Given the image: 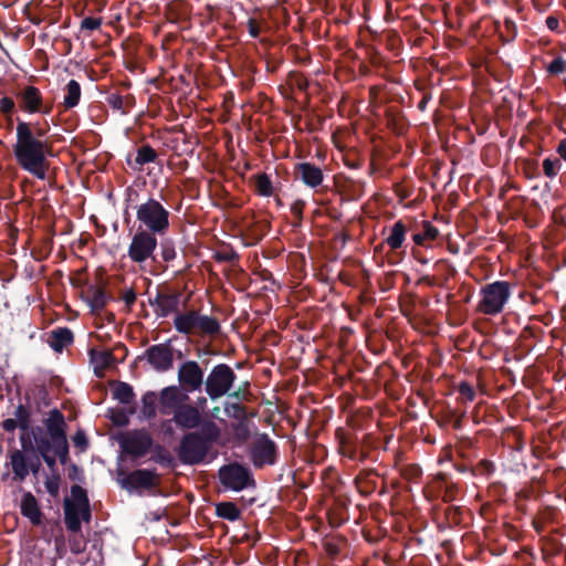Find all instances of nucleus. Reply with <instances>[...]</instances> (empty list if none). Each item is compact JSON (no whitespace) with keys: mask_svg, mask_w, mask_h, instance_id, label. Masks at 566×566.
Listing matches in <instances>:
<instances>
[{"mask_svg":"<svg viewBox=\"0 0 566 566\" xmlns=\"http://www.w3.org/2000/svg\"><path fill=\"white\" fill-rule=\"evenodd\" d=\"M25 403H19L13 418L20 423L21 450H14L10 460H70L64 415L56 408L43 420V427L31 426L30 396L25 394Z\"/></svg>","mask_w":566,"mask_h":566,"instance_id":"obj_1","label":"nucleus"},{"mask_svg":"<svg viewBox=\"0 0 566 566\" xmlns=\"http://www.w3.org/2000/svg\"><path fill=\"white\" fill-rule=\"evenodd\" d=\"M49 126L17 118L15 144L13 155L19 167L33 177L44 180L50 168L49 157L53 147L46 140Z\"/></svg>","mask_w":566,"mask_h":566,"instance_id":"obj_2","label":"nucleus"},{"mask_svg":"<svg viewBox=\"0 0 566 566\" xmlns=\"http://www.w3.org/2000/svg\"><path fill=\"white\" fill-rule=\"evenodd\" d=\"M220 436L221 430L214 421H206L200 428L187 432L179 443V460H205Z\"/></svg>","mask_w":566,"mask_h":566,"instance_id":"obj_3","label":"nucleus"},{"mask_svg":"<svg viewBox=\"0 0 566 566\" xmlns=\"http://www.w3.org/2000/svg\"><path fill=\"white\" fill-rule=\"evenodd\" d=\"M219 492H242L254 490L256 482L251 468L243 462H224L214 475Z\"/></svg>","mask_w":566,"mask_h":566,"instance_id":"obj_4","label":"nucleus"},{"mask_svg":"<svg viewBox=\"0 0 566 566\" xmlns=\"http://www.w3.org/2000/svg\"><path fill=\"white\" fill-rule=\"evenodd\" d=\"M64 524L70 533L81 532L82 523L92 521V510L86 490L78 484L71 486L70 496L63 500Z\"/></svg>","mask_w":566,"mask_h":566,"instance_id":"obj_5","label":"nucleus"},{"mask_svg":"<svg viewBox=\"0 0 566 566\" xmlns=\"http://www.w3.org/2000/svg\"><path fill=\"white\" fill-rule=\"evenodd\" d=\"M115 479L122 489L128 492H136L139 495H157L161 481L160 474L149 469L125 470L122 462H117Z\"/></svg>","mask_w":566,"mask_h":566,"instance_id":"obj_6","label":"nucleus"},{"mask_svg":"<svg viewBox=\"0 0 566 566\" xmlns=\"http://www.w3.org/2000/svg\"><path fill=\"white\" fill-rule=\"evenodd\" d=\"M169 217L170 212L153 197L136 207L138 229L153 232L156 235H164L168 231Z\"/></svg>","mask_w":566,"mask_h":566,"instance_id":"obj_7","label":"nucleus"},{"mask_svg":"<svg viewBox=\"0 0 566 566\" xmlns=\"http://www.w3.org/2000/svg\"><path fill=\"white\" fill-rule=\"evenodd\" d=\"M174 327L184 335L200 333L214 336L221 331L220 323L216 317L202 315L196 310L177 313L174 318Z\"/></svg>","mask_w":566,"mask_h":566,"instance_id":"obj_8","label":"nucleus"},{"mask_svg":"<svg viewBox=\"0 0 566 566\" xmlns=\"http://www.w3.org/2000/svg\"><path fill=\"white\" fill-rule=\"evenodd\" d=\"M481 300L478 311L484 315L495 316L500 314L511 297V283L507 281H495L482 286Z\"/></svg>","mask_w":566,"mask_h":566,"instance_id":"obj_9","label":"nucleus"},{"mask_svg":"<svg viewBox=\"0 0 566 566\" xmlns=\"http://www.w3.org/2000/svg\"><path fill=\"white\" fill-rule=\"evenodd\" d=\"M235 380L237 374L228 364H217L205 379V391L211 400H217L229 394Z\"/></svg>","mask_w":566,"mask_h":566,"instance_id":"obj_10","label":"nucleus"},{"mask_svg":"<svg viewBox=\"0 0 566 566\" xmlns=\"http://www.w3.org/2000/svg\"><path fill=\"white\" fill-rule=\"evenodd\" d=\"M118 443L123 453L136 458L145 457L154 448L160 449V446L155 444L149 431L144 428L122 433L118 437Z\"/></svg>","mask_w":566,"mask_h":566,"instance_id":"obj_11","label":"nucleus"},{"mask_svg":"<svg viewBox=\"0 0 566 566\" xmlns=\"http://www.w3.org/2000/svg\"><path fill=\"white\" fill-rule=\"evenodd\" d=\"M157 245L158 241L156 234L146 230L137 229L132 238L127 255L134 263L138 264L148 259L156 261L154 252Z\"/></svg>","mask_w":566,"mask_h":566,"instance_id":"obj_12","label":"nucleus"},{"mask_svg":"<svg viewBox=\"0 0 566 566\" xmlns=\"http://www.w3.org/2000/svg\"><path fill=\"white\" fill-rule=\"evenodd\" d=\"M181 293L168 285L158 286L154 297L148 298L157 317H167L172 313H179Z\"/></svg>","mask_w":566,"mask_h":566,"instance_id":"obj_13","label":"nucleus"},{"mask_svg":"<svg viewBox=\"0 0 566 566\" xmlns=\"http://www.w3.org/2000/svg\"><path fill=\"white\" fill-rule=\"evenodd\" d=\"M15 98L20 111L24 113L49 115L52 112V105H44L41 91L33 85L18 91Z\"/></svg>","mask_w":566,"mask_h":566,"instance_id":"obj_14","label":"nucleus"},{"mask_svg":"<svg viewBox=\"0 0 566 566\" xmlns=\"http://www.w3.org/2000/svg\"><path fill=\"white\" fill-rule=\"evenodd\" d=\"M96 276L99 285H87L86 291L81 294L82 300L87 303L93 314H99L112 300L106 292L107 282L104 280L103 271H97Z\"/></svg>","mask_w":566,"mask_h":566,"instance_id":"obj_15","label":"nucleus"},{"mask_svg":"<svg viewBox=\"0 0 566 566\" xmlns=\"http://www.w3.org/2000/svg\"><path fill=\"white\" fill-rule=\"evenodd\" d=\"M178 381L187 392L200 390L205 385L203 370L197 361L187 360L179 366Z\"/></svg>","mask_w":566,"mask_h":566,"instance_id":"obj_16","label":"nucleus"},{"mask_svg":"<svg viewBox=\"0 0 566 566\" xmlns=\"http://www.w3.org/2000/svg\"><path fill=\"white\" fill-rule=\"evenodd\" d=\"M172 415L174 423L182 430H195L203 426L206 421H212L202 416L200 410L191 403L181 405Z\"/></svg>","mask_w":566,"mask_h":566,"instance_id":"obj_17","label":"nucleus"},{"mask_svg":"<svg viewBox=\"0 0 566 566\" xmlns=\"http://www.w3.org/2000/svg\"><path fill=\"white\" fill-rule=\"evenodd\" d=\"M145 356L151 367L159 373L167 371L172 368V347L167 343L151 345L146 349Z\"/></svg>","mask_w":566,"mask_h":566,"instance_id":"obj_18","label":"nucleus"},{"mask_svg":"<svg viewBox=\"0 0 566 566\" xmlns=\"http://www.w3.org/2000/svg\"><path fill=\"white\" fill-rule=\"evenodd\" d=\"M293 176L295 180L301 181L310 189H317L323 185L324 172L323 170L313 163L302 161L297 163L293 169Z\"/></svg>","mask_w":566,"mask_h":566,"instance_id":"obj_19","label":"nucleus"},{"mask_svg":"<svg viewBox=\"0 0 566 566\" xmlns=\"http://www.w3.org/2000/svg\"><path fill=\"white\" fill-rule=\"evenodd\" d=\"M251 460H275L276 444L266 433H258L250 446Z\"/></svg>","mask_w":566,"mask_h":566,"instance_id":"obj_20","label":"nucleus"},{"mask_svg":"<svg viewBox=\"0 0 566 566\" xmlns=\"http://www.w3.org/2000/svg\"><path fill=\"white\" fill-rule=\"evenodd\" d=\"M188 399L187 395L181 396L179 389L176 386H169L161 390L159 403H160V412L164 415H169L177 410L181 405H184V400Z\"/></svg>","mask_w":566,"mask_h":566,"instance_id":"obj_21","label":"nucleus"},{"mask_svg":"<svg viewBox=\"0 0 566 566\" xmlns=\"http://www.w3.org/2000/svg\"><path fill=\"white\" fill-rule=\"evenodd\" d=\"M20 511L24 517L29 518L32 525L38 526L42 523L43 514L38 500L31 492H25L22 495Z\"/></svg>","mask_w":566,"mask_h":566,"instance_id":"obj_22","label":"nucleus"},{"mask_svg":"<svg viewBox=\"0 0 566 566\" xmlns=\"http://www.w3.org/2000/svg\"><path fill=\"white\" fill-rule=\"evenodd\" d=\"M157 158V151L150 145L145 144L137 148L134 159L132 155H128L126 163L133 170L140 171L144 165L155 163Z\"/></svg>","mask_w":566,"mask_h":566,"instance_id":"obj_23","label":"nucleus"},{"mask_svg":"<svg viewBox=\"0 0 566 566\" xmlns=\"http://www.w3.org/2000/svg\"><path fill=\"white\" fill-rule=\"evenodd\" d=\"M74 335L69 327H56L50 332L48 340L50 347L56 352L62 353L64 348L73 344Z\"/></svg>","mask_w":566,"mask_h":566,"instance_id":"obj_24","label":"nucleus"},{"mask_svg":"<svg viewBox=\"0 0 566 566\" xmlns=\"http://www.w3.org/2000/svg\"><path fill=\"white\" fill-rule=\"evenodd\" d=\"M90 360L94 365V373L97 377L103 376V371L115 363V357L111 350H99L91 348L88 350Z\"/></svg>","mask_w":566,"mask_h":566,"instance_id":"obj_25","label":"nucleus"},{"mask_svg":"<svg viewBox=\"0 0 566 566\" xmlns=\"http://www.w3.org/2000/svg\"><path fill=\"white\" fill-rule=\"evenodd\" d=\"M48 471L45 472L44 486L52 497H57L60 493L61 473L57 462H46Z\"/></svg>","mask_w":566,"mask_h":566,"instance_id":"obj_26","label":"nucleus"},{"mask_svg":"<svg viewBox=\"0 0 566 566\" xmlns=\"http://www.w3.org/2000/svg\"><path fill=\"white\" fill-rule=\"evenodd\" d=\"M106 103L117 112L126 114L135 104V97L132 94L126 96L120 95L117 92H111L105 97Z\"/></svg>","mask_w":566,"mask_h":566,"instance_id":"obj_27","label":"nucleus"},{"mask_svg":"<svg viewBox=\"0 0 566 566\" xmlns=\"http://www.w3.org/2000/svg\"><path fill=\"white\" fill-rule=\"evenodd\" d=\"M545 470L542 475H537L536 473L531 474V480L536 481L538 483H556L563 484L566 482V471L562 467H557L554 469L544 465Z\"/></svg>","mask_w":566,"mask_h":566,"instance_id":"obj_28","label":"nucleus"},{"mask_svg":"<svg viewBox=\"0 0 566 566\" xmlns=\"http://www.w3.org/2000/svg\"><path fill=\"white\" fill-rule=\"evenodd\" d=\"M270 229L271 223L268 219L253 218V221L245 226V233L253 243H258L268 234Z\"/></svg>","mask_w":566,"mask_h":566,"instance_id":"obj_29","label":"nucleus"},{"mask_svg":"<svg viewBox=\"0 0 566 566\" xmlns=\"http://www.w3.org/2000/svg\"><path fill=\"white\" fill-rule=\"evenodd\" d=\"M407 234V227L402 220H398L390 229V233L385 240L391 250H398L402 247Z\"/></svg>","mask_w":566,"mask_h":566,"instance_id":"obj_30","label":"nucleus"},{"mask_svg":"<svg viewBox=\"0 0 566 566\" xmlns=\"http://www.w3.org/2000/svg\"><path fill=\"white\" fill-rule=\"evenodd\" d=\"M336 438L338 440V451L342 457L354 460L356 457L357 444L354 443L352 438L340 428L336 430Z\"/></svg>","mask_w":566,"mask_h":566,"instance_id":"obj_31","label":"nucleus"},{"mask_svg":"<svg viewBox=\"0 0 566 566\" xmlns=\"http://www.w3.org/2000/svg\"><path fill=\"white\" fill-rule=\"evenodd\" d=\"M394 467L405 480L410 482H418L422 475V469L416 462H394Z\"/></svg>","mask_w":566,"mask_h":566,"instance_id":"obj_32","label":"nucleus"},{"mask_svg":"<svg viewBox=\"0 0 566 566\" xmlns=\"http://www.w3.org/2000/svg\"><path fill=\"white\" fill-rule=\"evenodd\" d=\"M216 515L220 518L234 522L241 516V511L234 502L224 501L216 504Z\"/></svg>","mask_w":566,"mask_h":566,"instance_id":"obj_33","label":"nucleus"},{"mask_svg":"<svg viewBox=\"0 0 566 566\" xmlns=\"http://www.w3.org/2000/svg\"><path fill=\"white\" fill-rule=\"evenodd\" d=\"M439 230L431 222L423 221L422 230L412 234L415 244L424 247L427 241H433L438 238Z\"/></svg>","mask_w":566,"mask_h":566,"instance_id":"obj_34","label":"nucleus"},{"mask_svg":"<svg viewBox=\"0 0 566 566\" xmlns=\"http://www.w3.org/2000/svg\"><path fill=\"white\" fill-rule=\"evenodd\" d=\"M81 99V85L77 81L71 80L65 86L64 106L73 108L78 105Z\"/></svg>","mask_w":566,"mask_h":566,"instance_id":"obj_35","label":"nucleus"},{"mask_svg":"<svg viewBox=\"0 0 566 566\" xmlns=\"http://www.w3.org/2000/svg\"><path fill=\"white\" fill-rule=\"evenodd\" d=\"M254 191L261 197H270L274 192L273 184L265 172L253 176Z\"/></svg>","mask_w":566,"mask_h":566,"instance_id":"obj_36","label":"nucleus"},{"mask_svg":"<svg viewBox=\"0 0 566 566\" xmlns=\"http://www.w3.org/2000/svg\"><path fill=\"white\" fill-rule=\"evenodd\" d=\"M113 396L120 403L129 405L135 399V392L133 387L124 381H118L116 387L113 390Z\"/></svg>","mask_w":566,"mask_h":566,"instance_id":"obj_37","label":"nucleus"},{"mask_svg":"<svg viewBox=\"0 0 566 566\" xmlns=\"http://www.w3.org/2000/svg\"><path fill=\"white\" fill-rule=\"evenodd\" d=\"M157 401L158 396L154 391H147L142 397V413L146 419L150 420L156 417Z\"/></svg>","mask_w":566,"mask_h":566,"instance_id":"obj_38","label":"nucleus"},{"mask_svg":"<svg viewBox=\"0 0 566 566\" xmlns=\"http://www.w3.org/2000/svg\"><path fill=\"white\" fill-rule=\"evenodd\" d=\"M348 520L346 505L337 503L333 510L328 512V522L333 527H339Z\"/></svg>","mask_w":566,"mask_h":566,"instance_id":"obj_39","label":"nucleus"},{"mask_svg":"<svg viewBox=\"0 0 566 566\" xmlns=\"http://www.w3.org/2000/svg\"><path fill=\"white\" fill-rule=\"evenodd\" d=\"M213 258L217 262L234 263L239 261L240 255L230 244L223 243L222 248L214 252Z\"/></svg>","mask_w":566,"mask_h":566,"instance_id":"obj_40","label":"nucleus"},{"mask_svg":"<svg viewBox=\"0 0 566 566\" xmlns=\"http://www.w3.org/2000/svg\"><path fill=\"white\" fill-rule=\"evenodd\" d=\"M69 545L73 554L77 555L85 551L86 541L81 532L71 533L69 535Z\"/></svg>","mask_w":566,"mask_h":566,"instance_id":"obj_41","label":"nucleus"},{"mask_svg":"<svg viewBox=\"0 0 566 566\" xmlns=\"http://www.w3.org/2000/svg\"><path fill=\"white\" fill-rule=\"evenodd\" d=\"M542 165L544 175L551 179L555 178L562 168L560 158H545Z\"/></svg>","mask_w":566,"mask_h":566,"instance_id":"obj_42","label":"nucleus"},{"mask_svg":"<svg viewBox=\"0 0 566 566\" xmlns=\"http://www.w3.org/2000/svg\"><path fill=\"white\" fill-rule=\"evenodd\" d=\"M160 255L163 261L170 262L176 259V248L172 239H164L160 241Z\"/></svg>","mask_w":566,"mask_h":566,"instance_id":"obj_43","label":"nucleus"},{"mask_svg":"<svg viewBox=\"0 0 566 566\" xmlns=\"http://www.w3.org/2000/svg\"><path fill=\"white\" fill-rule=\"evenodd\" d=\"M15 482H22L29 474V462H10Z\"/></svg>","mask_w":566,"mask_h":566,"instance_id":"obj_44","label":"nucleus"},{"mask_svg":"<svg viewBox=\"0 0 566 566\" xmlns=\"http://www.w3.org/2000/svg\"><path fill=\"white\" fill-rule=\"evenodd\" d=\"M566 71V60L563 56L555 57L547 66L546 72L549 75H560Z\"/></svg>","mask_w":566,"mask_h":566,"instance_id":"obj_45","label":"nucleus"},{"mask_svg":"<svg viewBox=\"0 0 566 566\" xmlns=\"http://www.w3.org/2000/svg\"><path fill=\"white\" fill-rule=\"evenodd\" d=\"M224 411L229 417L241 419L245 417L247 409L239 402H226Z\"/></svg>","mask_w":566,"mask_h":566,"instance_id":"obj_46","label":"nucleus"},{"mask_svg":"<svg viewBox=\"0 0 566 566\" xmlns=\"http://www.w3.org/2000/svg\"><path fill=\"white\" fill-rule=\"evenodd\" d=\"M15 109L14 101L9 96H3L0 99V112L8 117V125L12 126L11 115Z\"/></svg>","mask_w":566,"mask_h":566,"instance_id":"obj_47","label":"nucleus"},{"mask_svg":"<svg viewBox=\"0 0 566 566\" xmlns=\"http://www.w3.org/2000/svg\"><path fill=\"white\" fill-rule=\"evenodd\" d=\"M109 412V419L115 426L126 427L129 423V417L124 409H112Z\"/></svg>","mask_w":566,"mask_h":566,"instance_id":"obj_48","label":"nucleus"},{"mask_svg":"<svg viewBox=\"0 0 566 566\" xmlns=\"http://www.w3.org/2000/svg\"><path fill=\"white\" fill-rule=\"evenodd\" d=\"M305 208V201L304 200H295L291 206V213L295 218L294 226L301 224L303 220V210Z\"/></svg>","mask_w":566,"mask_h":566,"instance_id":"obj_49","label":"nucleus"},{"mask_svg":"<svg viewBox=\"0 0 566 566\" xmlns=\"http://www.w3.org/2000/svg\"><path fill=\"white\" fill-rule=\"evenodd\" d=\"M458 391L460 396L468 401H472L475 398V390L468 381L460 382Z\"/></svg>","mask_w":566,"mask_h":566,"instance_id":"obj_50","label":"nucleus"},{"mask_svg":"<svg viewBox=\"0 0 566 566\" xmlns=\"http://www.w3.org/2000/svg\"><path fill=\"white\" fill-rule=\"evenodd\" d=\"M506 443H507L511 448H513V449H515V450H517V451L522 450V449H523V446H524L523 438H522L521 433H520V432H517V431H511V432L507 434V437H506Z\"/></svg>","mask_w":566,"mask_h":566,"instance_id":"obj_51","label":"nucleus"},{"mask_svg":"<svg viewBox=\"0 0 566 566\" xmlns=\"http://www.w3.org/2000/svg\"><path fill=\"white\" fill-rule=\"evenodd\" d=\"M136 298H137V294H136V291L133 287H129V289L125 290L120 294V300L125 303L126 310L128 312L132 311L133 305L136 302Z\"/></svg>","mask_w":566,"mask_h":566,"instance_id":"obj_52","label":"nucleus"},{"mask_svg":"<svg viewBox=\"0 0 566 566\" xmlns=\"http://www.w3.org/2000/svg\"><path fill=\"white\" fill-rule=\"evenodd\" d=\"M101 25H102L101 18L86 17L81 22V30L95 31V30H98L101 28Z\"/></svg>","mask_w":566,"mask_h":566,"instance_id":"obj_53","label":"nucleus"},{"mask_svg":"<svg viewBox=\"0 0 566 566\" xmlns=\"http://www.w3.org/2000/svg\"><path fill=\"white\" fill-rule=\"evenodd\" d=\"M72 441L74 447L77 448L80 451H84L88 447V440L83 430H77L76 433L73 436Z\"/></svg>","mask_w":566,"mask_h":566,"instance_id":"obj_54","label":"nucleus"},{"mask_svg":"<svg viewBox=\"0 0 566 566\" xmlns=\"http://www.w3.org/2000/svg\"><path fill=\"white\" fill-rule=\"evenodd\" d=\"M247 28H248L249 35L251 38L256 39L260 36L261 24L259 23L258 20H255L254 18H249V20L247 21Z\"/></svg>","mask_w":566,"mask_h":566,"instance_id":"obj_55","label":"nucleus"},{"mask_svg":"<svg viewBox=\"0 0 566 566\" xmlns=\"http://www.w3.org/2000/svg\"><path fill=\"white\" fill-rule=\"evenodd\" d=\"M67 471V478L71 481H82L83 478V470L80 469L74 462H70Z\"/></svg>","mask_w":566,"mask_h":566,"instance_id":"obj_56","label":"nucleus"},{"mask_svg":"<svg viewBox=\"0 0 566 566\" xmlns=\"http://www.w3.org/2000/svg\"><path fill=\"white\" fill-rule=\"evenodd\" d=\"M0 427L8 433H14L15 429H20V423L14 418H8L0 423Z\"/></svg>","mask_w":566,"mask_h":566,"instance_id":"obj_57","label":"nucleus"},{"mask_svg":"<svg viewBox=\"0 0 566 566\" xmlns=\"http://www.w3.org/2000/svg\"><path fill=\"white\" fill-rule=\"evenodd\" d=\"M36 390V396L39 399H41L44 403V406H49L50 405V400H49V392H48V389L45 386H39L35 388Z\"/></svg>","mask_w":566,"mask_h":566,"instance_id":"obj_58","label":"nucleus"},{"mask_svg":"<svg viewBox=\"0 0 566 566\" xmlns=\"http://www.w3.org/2000/svg\"><path fill=\"white\" fill-rule=\"evenodd\" d=\"M546 27L551 30V31H556V32H559V20L557 17H554V15H548L546 18Z\"/></svg>","mask_w":566,"mask_h":566,"instance_id":"obj_59","label":"nucleus"},{"mask_svg":"<svg viewBox=\"0 0 566 566\" xmlns=\"http://www.w3.org/2000/svg\"><path fill=\"white\" fill-rule=\"evenodd\" d=\"M504 27L510 36V40L514 39L517 32L515 22L510 19H505Z\"/></svg>","mask_w":566,"mask_h":566,"instance_id":"obj_60","label":"nucleus"},{"mask_svg":"<svg viewBox=\"0 0 566 566\" xmlns=\"http://www.w3.org/2000/svg\"><path fill=\"white\" fill-rule=\"evenodd\" d=\"M476 469L481 471V473H484V474H491L494 470L493 468V462L491 461H488V462H478V465H476Z\"/></svg>","mask_w":566,"mask_h":566,"instance_id":"obj_61","label":"nucleus"},{"mask_svg":"<svg viewBox=\"0 0 566 566\" xmlns=\"http://www.w3.org/2000/svg\"><path fill=\"white\" fill-rule=\"evenodd\" d=\"M227 395L229 398L235 399L237 402L248 400L247 394L241 388H239L234 391L230 390L229 394H227Z\"/></svg>","mask_w":566,"mask_h":566,"instance_id":"obj_62","label":"nucleus"},{"mask_svg":"<svg viewBox=\"0 0 566 566\" xmlns=\"http://www.w3.org/2000/svg\"><path fill=\"white\" fill-rule=\"evenodd\" d=\"M556 153L558 154V158H560V160H565L566 161V138L562 139L557 147H556Z\"/></svg>","mask_w":566,"mask_h":566,"instance_id":"obj_63","label":"nucleus"},{"mask_svg":"<svg viewBox=\"0 0 566 566\" xmlns=\"http://www.w3.org/2000/svg\"><path fill=\"white\" fill-rule=\"evenodd\" d=\"M172 422H174L172 418L163 421L161 429L164 430L165 433L172 434V432H174L172 427H171Z\"/></svg>","mask_w":566,"mask_h":566,"instance_id":"obj_64","label":"nucleus"}]
</instances>
